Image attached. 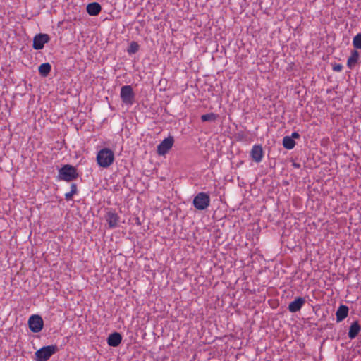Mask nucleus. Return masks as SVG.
<instances>
[{
  "instance_id": "5",
  "label": "nucleus",
  "mask_w": 361,
  "mask_h": 361,
  "mask_svg": "<svg viewBox=\"0 0 361 361\" xmlns=\"http://www.w3.org/2000/svg\"><path fill=\"white\" fill-rule=\"evenodd\" d=\"M120 97L123 104L132 106L135 101V93L130 85H123L121 88Z\"/></svg>"
},
{
  "instance_id": "25",
  "label": "nucleus",
  "mask_w": 361,
  "mask_h": 361,
  "mask_svg": "<svg viewBox=\"0 0 361 361\" xmlns=\"http://www.w3.org/2000/svg\"><path fill=\"white\" fill-rule=\"evenodd\" d=\"M293 166L295 167V168H299L300 166L299 164H296V163H294L293 164Z\"/></svg>"
},
{
  "instance_id": "13",
  "label": "nucleus",
  "mask_w": 361,
  "mask_h": 361,
  "mask_svg": "<svg viewBox=\"0 0 361 361\" xmlns=\"http://www.w3.org/2000/svg\"><path fill=\"white\" fill-rule=\"evenodd\" d=\"M102 10L100 4L97 2H92L87 6V12L90 16L98 15Z\"/></svg>"
},
{
  "instance_id": "11",
  "label": "nucleus",
  "mask_w": 361,
  "mask_h": 361,
  "mask_svg": "<svg viewBox=\"0 0 361 361\" xmlns=\"http://www.w3.org/2000/svg\"><path fill=\"white\" fill-rule=\"evenodd\" d=\"M305 300L304 298L298 297L295 299L293 301L289 303L288 305V310L290 312H296L299 311L302 305L305 304Z\"/></svg>"
},
{
  "instance_id": "15",
  "label": "nucleus",
  "mask_w": 361,
  "mask_h": 361,
  "mask_svg": "<svg viewBox=\"0 0 361 361\" xmlns=\"http://www.w3.org/2000/svg\"><path fill=\"white\" fill-rule=\"evenodd\" d=\"M361 328L357 321L354 322L349 328L348 337L350 339L355 338L359 334Z\"/></svg>"
},
{
  "instance_id": "8",
  "label": "nucleus",
  "mask_w": 361,
  "mask_h": 361,
  "mask_svg": "<svg viewBox=\"0 0 361 361\" xmlns=\"http://www.w3.org/2000/svg\"><path fill=\"white\" fill-rule=\"evenodd\" d=\"M174 142V139L173 137L170 136L167 138H165L158 146H157V153L159 155L166 154L169 149L172 147Z\"/></svg>"
},
{
  "instance_id": "6",
  "label": "nucleus",
  "mask_w": 361,
  "mask_h": 361,
  "mask_svg": "<svg viewBox=\"0 0 361 361\" xmlns=\"http://www.w3.org/2000/svg\"><path fill=\"white\" fill-rule=\"evenodd\" d=\"M28 325L32 332L39 333L43 329L44 321L41 316L33 314L28 319Z\"/></svg>"
},
{
  "instance_id": "2",
  "label": "nucleus",
  "mask_w": 361,
  "mask_h": 361,
  "mask_svg": "<svg viewBox=\"0 0 361 361\" xmlns=\"http://www.w3.org/2000/svg\"><path fill=\"white\" fill-rule=\"evenodd\" d=\"M58 350L56 345L44 346L35 352V361H47Z\"/></svg>"
},
{
  "instance_id": "14",
  "label": "nucleus",
  "mask_w": 361,
  "mask_h": 361,
  "mask_svg": "<svg viewBox=\"0 0 361 361\" xmlns=\"http://www.w3.org/2000/svg\"><path fill=\"white\" fill-rule=\"evenodd\" d=\"M348 314V307L343 305H340L336 313L337 322H340L343 321L345 317H347Z\"/></svg>"
},
{
  "instance_id": "7",
  "label": "nucleus",
  "mask_w": 361,
  "mask_h": 361,
  "mask_svg": "<svg viewBox=\"0 0 361 361\" xmlns=\"http://www.w3.org/2000/svg\"><path fill=\"white\" fill-rule=\"evenodd\" d=\"M49 39L50 37L47 34H38L33 39L32 47L36 50H40L43 49L44 44L49 42Z\"/></svg>"
},
{
  "instance_id": "9",
  "label": "nucleus",
  "mask_w": 361,
  "mask_h": 361,
  "mask_svg": "<svg viewBox=\"0 0 361 361\" xmlns=\"http://www.w3.org/2000/svg\"><path fill=\"white\" fill-rule=\"evenodd\" d=\"M105 219L110 228H116L119 224L120 217L114 212L109 211L106 214Z\"/></svg>"
},
{
  "instance_id": "4",
  "label": "nucleus",
  "mask_w": 361,
  "mask_h": 361,
  "mask_svg": "<svg viewBox=\"0 0 361 361\" xmlns=\"http://www.w3.org/2000/svg\"><path fill=\"white\" fill-rule=\"evenodd\" d=\"M210 201V197L207 193L200 192L194 197L192 204L195 209L204 210L209 206Z\"/></svg>"
},
{
  "instance_id": "10",
  "label": "nucleus",
  "mask_w": 361,
  "mask_h": 361,
  "mask_svg": "<svg viewBox=\"0 0 361 361\" xmlns=\"http://www.w3.org/2000/svg\"><path fill=\"white\" fill-rule=\"evenodd\" d=\"M250 156L257 163L262 161L263 158V149L261 145H254L250 152Z\"/></svg>"
},
{
  "instance_id": "20",
  "label": "nucleus",
  "mask_w": 361,
  "mask_h": 361,
  "mask_svg": "<svg viewBox=\"0 0 361 361\" xmlns=\"http://www.w3.org/2000/svg\"><path fill=\"white\" fill-rule=\"evenodd\" d=\"M78 192L77 185L75 183H72L71 185V191L65 194V198L66 200H71L73 196Z\"/></svg>"
},
{
  "instance_id": "12",
  "label": "nucleus",
  "mask_w": 361,
  "mask_h": 361,
  "mask_svg": "<svg viewBox=\"0 0 361 361\" xmlns=\"http://www.w3.org/2000/svg\"><path fill=\"white\" fill-rule=\"evenodd\" d=\"M122 341L121 335L118 332L111 334L107 338V343L109 346L117 347Z\"/></svg>"
},
{
  "instance_id": "16",
  "label": "nucleus",
  "mask_w": 361,
  "mask_h": 361,
  "mask_svg": "<svg viewBox=\"0 0 361 361\" xmlns=\"http://www.w3.org/2000/svg\"><path fill=\"white\" fill-rule=\"evenodd\" d=\"M359 52L357 50H353L351 51L350 56L348 59L347 66L349 68H353L357 63L359 59Z\"/></svg>"
},
{
  "instance_id": "22",
  "label": "nucleus",
  "mask_w": 361,
  "mask_h": 361,
  "mask_svg": "<svg viewBox=\"0 0 361 361\" xmlns=\"http://www.w3.org/2000/svg\"><path fill=\"white\" fill-rule=\"evenodd\" d=\"M138 49H139L138 44L135 42H130V44L129 45V47L128 49V52L130 54H135L138 51Z\"/></svg>"
},
{
  "instance_id": "1",
  "label": "nucleus",
  "mask_w": 361,
  "mask_h": 361,
  "mask_svg": "<svg viewBox=\"0 0 361 361\" xmlns=\"http://www.w3.org/2000/svg\"><path fill=\"white\" fill-rule=\"evenodd\" d=\"M96 159L100 167L108 168L114 161V154L111 149L103 148L97 152Z\"/></svg>"
},
{
  "instance_id": "18",
  "label": "nucleus",
  "mask_w": 361,
  "mask_h": 361,
  "mask_svg": "<svg viewBox=\"0 0 361 361\" xmlns=\"http://www.w3.org/2000/svg\"><path fill=\"white\" fill-rule=\"evenodd\" d=\"M283 145L287 149H292L295 145V142L290 136H285L283 138Z\"/></svg>"
},
{
  "instance_id": "23",
  "label": "nucleus",
  "mask_w": 361,
  "mask_h": 361,
  "mask_svg": "<svg viewBox=\"0 0 361 361\" xmlns=\"http://www.w3.org/2000/svg\"><path fill=\"white\" fill-rule=\"evenodd\" d=\"M343 69V66L341 64H336L334 67H333V70L334 71H337V72H340Z\"/></svg>"
},
{
  "instance_id": "21",
  "label": "nucleus",
  "mask_w": 361,
  "mask_h": 361,
  "mask_svg": "<svg viewBox=\"0 0 361 361\" xmlns=\"http://www.w3.org/2000/svg\"><path fill=\"white\" fill-rule=\"evenodd\" d=\"M353 45L355 49H361V32L353 37Z\"/></svg>"
},
{
  "instance_id": "19",
  "label": "nucleus",
  "mask_w": 361,
  "mask_h": 361,
  "mask_svg": "<svg viewBox=\"0 0 361 361\" xmlns=\"http://www.w3.org/2000/svg\"><path fill=\"white\" fill-rule=\"evenodd\" d=\"M219 116L214 113H209L207 114H203L201 116V121L202 122H213L215 121L218 118Z\"/></svg>"
},
{
  "instance_id": "24",
  "label": "nucleus",
  "mask_w": 361,
  "mask_h": 361,
  "mask_svg": "<svg viewBox=\"0 0 361 361\" xmlns=\"http://www.w3.org/2000/svg\"><path fill=\"white\" fill-rule=\"evenodd\" d=\"M290 137H292L293 140L294 139H298L300 138V135L297 132H293L292 134H291V136H290Z\"/></svg>"
},
{
  "instance_id": "3",
  "label": "nucleus",
  "mask_w": 361,
  "mask_h": 361,
  "mask_svg": "<svg viewBox=\"0 0 361 361\" xmlns=\"http://www.w3.org/2000/svg\"><path fill=\"white\" fill-rule=\"evenodd\" d=\"M78 176L76 169L71 165H64L59 171V178L67 182L76 179Z\"/></svg>"
},
{
  "instance_id": "17",
  "label": "nucleus",
  "mask_w": 361,
  "mask_h": 361,
  "mask_svg": "<svg viewBox=\"0 0 361 361\" xmlns=\"http://www.w3.org/2000/svg\"><path fill=\"white\" fill-rule=\"evenodd\" d=\"M51 69V65L49 63H44L41 64L38 68L39 74L42 77H46L49 75Z\"/></svg>"
}]
</instances>
